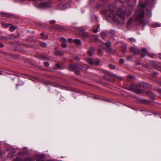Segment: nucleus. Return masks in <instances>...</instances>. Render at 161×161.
Wrapping results in <instances>:
<instances>
[{
	"label": "nucleus",
	"mask_w": 161,
	"mask_h": 161,
	"mask_svg": "<svg viewBox=\"0 0 161 161\" xmlns=\"http://www.w3.org/2000/svg\"><path fill=\"white\" fill-rule=\"evenodd\" d=\"M161 26V24L158 23H156L152 24V26L153 27H160Z\"/></svg>",
	"instance_id": "nucleus-19"
},
{
	"label": "nucleus",
	"mask_w": 161,
	"mask_h": 161,
	"mask_svg": "<svg viewBox=\"0 0 161 161\" xmlns=\"http://www.w3.org/2000/svg\"><path fill=\"white\" fill-rule=\"evenodd\" d=\"M145 6L146 4L143 3H141L139 4L137 10H136L135 14L134 16L135 22L140 24H146L145 21L144 20V9Z\"/></svg>",
	"instance_id": "nucleus-2"
},
{
	"label": "nucleus",
	"mask_w": 161,
	"mask_h": 161,
	"mask_svg": "<svg viewBox=\"0 0 161 161\" xmlns=\"http://www.w3.org/2000/svg\"><path fill=\"white\" fill-rule=\"evenodd\" d=\"M22 160H23V159L21 158L20 157H17L14 158L13 161H22Z\"/></svg>",
	"instance_id": "nucleus-30"
},
{
	"label": "nucleus",
	"mask_w": 161,
	"mask_h": 161,
	"mask_svg": "<svg viewBox=\"0 0 161 161\" xmlns=\"http://www.w3.org/2000/svg\"><path fill=\"white\" fill-rule=\"evenodd\" d=\"M55 54L56 55H59L60 56H62V53L61 52L58 51H56L55 53Z\"/></svg>",
	"instance_id": "nucleus-31"
},
{
	"label": "nucleus",
	"mask_w": 161,
	"mask_h": 161,
	"mask_svg": "<svg viewBox=\"0 0 161 161\" xmlns=\"http://www.w3.org/2000/svg\"><path fill=\"white\" fill-rule=\"evenodd\" d=\"M41 36L43 39H46L48 38V36L47 35H44L43 33L41 34Z\"/></svg>",
	"instance_id": "nucleus-24"
},
{
	"label": "nucleus",
	"mask_w": 161,
	"mask_h": 161,
	"mask_svg": "<svg viewBox=\"0 0 161 161\" xmlns=\"http://www.w3.org/2000/svg\"><path fill=\"white\" fill-rule=\"evenodd\" d=\"M109 67L112 69H115V66L112 64H110L109 65Z\"/></svg>",
	"instance_id": "nucleus-32"
},
{
	"label": "nucleus",
	"mask_w": 161,
	"mask_h": 161,
	"mask_svg": "<svg viewBox=\"0 0 161 161\" xmlns=\"http://www.w3.org/2000/svg\"><path fill=\"white\" fill-rule=\"evenodd\" d=\"M98 51H99V52H98V53L99 54V53H101V51L100 50H98Z\"/></svg>",
	"instance_id": "nucleus-54"
},
{
	"label": "nucleus",
	"mask_w": 161,
	"mask_h": 161,
	"mask_svg": "<svg viewBox=\"0 0 161 161\" xmlns=\"http://www.w3.org/2000/svg\"><path fill=\"white\" fill-rule=\"evenodd\" d=\"M76 59H79V58H76Z\"/></svg>",
	"instance_id": "nucleus-61"
},
{
	"label": "nucleus",
	"mask_w": 161,
	"mask_h": 161,
	"mask_svg": "<svg viewBox=\"0 0 161 161\" xmlns=\"http://www.w3.org/2000/svg\"><path fill=\"white\" fill-rule=\"evenodd\" d=\"M132 58V57L130 56H128L127 57V59L128 60H131Z\"/></svg>",
	"instance_id": "nucleus-42"
},
{
	"label": "nucleus",
	"mask_w": 161,
	"mask_h": 161,
	"mask_svg": "<svg viewBox=\"0 0 161 161\" xmlns=\"http://www.w3.org/2000/svg\"><path fill=\"white\" fill-rule=\"evenodd\" d=\"M40 45L43 47H45L47 46V44L46 43H45L43 42H40Z\"/></svg>",
	"instance_id": "nucleus-29"
},
{
	"label": "nucleus",
	"mask_w": 161,
	"mask_h": 161,
	"mask_svg": "<svg viewBox=\"0 0 161 161\" xmlns=\"http://www.w3.org/2000/svg\"><path fill=\"white\" fill-rule=\"evenodd\" d=\"M91 21L92 22H96L97 21V16L95 15H93L91 16Z\"/></svg>",
	"instance_id": "nucleus-13"
},
{
	"label": "nucleus",
	"mask_w": 161,
	"mask_h": 161,
	"mask_svg": "<svg viewBox=\"0 0 161 161\" xmlns=\"http://www.w3.org/2000/svg\"><path fill=\"white\" fill-rule=\"evenodd\" d=\"M107 74L109 76H112V77H114L115 78H119L120 80H122L123 79V78L122 77L117 76L116 75H114L113 73L108 72L107 73Z\"/></svg>",
	"instance_id": "nucleus-9"
},
{
	"label": "nucleus",
	"mask_w": 161,
	"mask_h": 161,
	"mask_svg": "<svg viewBox=\"0 0 161 161\" xmlns=\"http://www.w3.org/2000/svg\"><path fill=\"white\" fill-rule=\"evenodd\" d=\"M100 6H101V5L100 4H99L98 5V6L97 7H100Z\"/></svg>",
	"instance_id": "nucleus-58"
},
{
	"label": "nucleus",
	"mask_w": 161,
	"mask_h": 161,
	"mask_svg": "<svg viewBox=\"0 0 161 161\" xmlns=\"http://www.w3.org/2000/svg\"><path fill=\"white\" fill-rule=\"evenodd\" d=\"M75 74L77 75H79L80 74V73L79 71H75Z\"/></svg>",
	"instance_id": "nucleus-43"
},
{
	"label": "nucleus",
	"mask_w": 161,
	"mask_h": 161,
	"mask_svg": "<svg viewBox=\"0 0 161 161\" xmlns=\"http://www.w3.org/2000/svg\"><path fill=\"white\" fill-rule=\"evenodd\" d=\"M77 67V65L75 64L70 65L69 67V69L70 71H72L75 69Z\"/></svg>",
	"instance_id": "nucleus-7"
},
{
	"label": "nucleus",
	"mask_w": 161,
	"mask_h": 161,
	"mask_svg": "<svg viewBox=\"0 0 161 161\" xmlns=\"http://www.w3.org/2000/svg\"><path fill=\"white\" fill-rule=\"evenodd\" d=\"M96 64H97V65H98V64H99V62H98V61H97V63H96Z\"/></svg>",
	"instance_id": "nucleus-53"
},
{
	"label": "nucleus",
	"mask_w": 161,
	"mask_h": 161,
	"mask_svg": "<svg viewBox=\"0 0 161 161\" xmlns=\"http://www.w3.org/2000/svg\"><path fill=\"white\" fill-rule=\"evenodd\" d=\"M154 74L155 75H156L158 74L156 73H154Z\"/></svg>",
	"instance_id": "nucleus-55"
},
{
	"label": "nucleus",
	"mask_w": 161,
	"mask_h": 161,
	"mask_svg": "<svg viewBox=\"0 0 161 161\" xmlns=\"http://www.w3.org/2000/svg\"><path fill=\"white\" fill-rule=\"evenodd\" d=\"M87 62L90 64H94L93 60L91 58H88L87 60Z\"/></svg>",
	"instance_id": "nucleus-25"
},
{
	"label": "nucleus",
	"mask_w": 161,
	"mask_h": 161,
	"mask_svg": "<svg viewBox=\"0 0 161 161\" xmlns=\"http://www.w3.org/2000/svg\"><path fill=\"white\" fill-rule=\"evenodd\" d=\"M43 155L42 154H38L37 156V157L39 158L36 161H45L44 159H43Z\"/></svg>",
	"instance_id": "nucleus-14"
},
{
	"label": "nucleus",
	"mask_w": 161,
	"mask_h": 161,
	"mask_svg": "<svg viewBox=\"0 0 161 161\" xmlns=\"http://www.w3.org/2000/svg\"><path fill=\"white\" fill-rule=\"evenodd\" d=\"M131 77H130V76H128L127 77V80H131Z\"/></svg>",
	"instance_id": "nucleus-45"
},
{
	"label": "nucleus",
	"mask_w": 161,
	"mask_h": 161,
	"mask_svg": "<svg viewBox=\"0 0 161 161\" xmlns=\"http://www.w3.org/2000/svg\"><path fill=\"white\" fill-rule=\"evenodd\" d=\"M50 23H51V24H55L56 21L54 20H51V21H50Z\"/></svg>",
	"instance_id": "nucleus-39"
},
{
	"label": "nucleus",
	"mask_w": 161,
	"mask_h": 161,
	"mask_svg": "<svg viewBox=\"0 0 161 161\" xmlns=\"http://www.w3.org/2000/svg\"><path fill=\"white\" fill-rule=\"evenodd\" d=\"M124 60L123 59H121L119 61L120 64H123L124 62Z\"/></svg>",
	"instance_id": "nucleus-37"
},
{
	"label": "nucleus",
	"mask_w": 161,
	"mask_h": 161,
	"mask_svg": "<svg viewBox=\"0 0 161 161\" xmlns=\"http://www.w3.org/2000/svg\"><path fill=\"white\" fill-rule=\"evenodd\" d=\"M135 22V18L134 17H131L128 21L127 24L128 25H130L133 22Z\"/></svg>",
	"instance_id": "nucleus-12"
},
{
	"label": "nucleus",
	"mask_w": 161,
	"mask_h": 161,
	"mask_svg": "<svg viewBox=\"0 0 161 161\" xmlns=\"http://www.w3.org/2000/svg\"><path fill=\"white\" fill-rule=\"evenodd\" d=\"M85 29V27H82L80 28V31H82V30H84Z\"/></svg>",
	"instance_id": "nucleus-44"
},
{
	"label": "nucleus",
	"mask_w": 161,
	"mask_h": 161,
	"mask_svg": "<svg viewBox=\"0 0 161 161\" xmlns=\"http://www.w3.org/2000/svg\"><path fill=\"white\" fill-rule=\"evenodd\" d=\"M142 53H141V57H143L146 55H148L151 58H153L154 55L153 54H151L148 53L147 50L145 48H142Z\"/></svg>",
	"instance_id": "nucleus-4"
},
{
	"label": "nucleus",
	"mask_w": 161,
	"mask_h": 161,
	"mask_svg": "<svg viewBox=\"0 0 161 161\" xmlns=\"http://www.w3.org/2000/svg\"><path fill=\"white\" fill-rule=\"evenodd\" d=\"M159 57L160 58H161V56H160V55H159Z\"/></svg>",
	"instance_id": "nucleus-59"
},
{
	"label": "nucleus",
	"mask_w": 161,
	"mask_h": 161,
	"mask_svg": "<svg viewBox=\"0 0 161 161\" xmlns=\"http://www.w3.org/2000/svg\"><path fill=\"white\" fill-rule=\"evenodd\" d=\"M135 92L136 93H140L142 92L141 90L139 89H136L135 90Z\"/></svg>",
	"instance_id": "nucleus-33"
},
{
	"label": "nucleus",
	"mask_w": 161,
	"mask_h": 161,
	"mask_svg": "<svg viewBox=\"0 0 161 161\" xmlns=\"http://www.w3.org/2000/svg\"><path fill=\"white\" fill-rule=\"evenodd\" d=\"M130 51V52L134 54H139L141 53L140 50L135 47H131Z\"/></svg>",
	"instance_id": "nucleus-6"
},
{
	"label": "nucleus",
	"mask_w": 161,
	"mask_h": 161,
	"mask_svg": "<svg viewBox=\"0 0 161 161\" xmlns=\"http://www.w3.org/2000/svg\"><path fill=\"white\" fill-rule=\"evenodd\" d=\"M146 14L148 17H151L152 15L151 10H147L146 12Z\"/></svg>",
	"instance_id": "nucleus-20"
},
{
	"label": "nucleus",
	"mask_w": 161,
	"mask_h": 161,
	"mask_svg": "<svg viewBox=\"0 0 161 161\" xmlns=\"http://www.w3.org/2000/svg\"><path fill=\"white\" fill-rule=\"evenodd\" d=\"M103 72L104 73H105V74L107 73V72H106V71H103Z\"/></svg>",
	"instance_id": "nucleus-56"
},
{
	"label": "nucleus",
	"mask_w": 161,
	"mask_h": 161,
	"mask_svg": "<svg viewBox=\"0 0 161 161\" xmlns=\"http://www.w3.org/2000/svg\"><path fill=\"white\" fill-rule=\"evenodd\" d=\"M15 153V150L12 149L10 151V153L8 154V156L9 157H12L14 156V153Z\"/></svg>",
	"instance_id": "nucleus-15"
},
{
	"label": "nucleus",
	"mask_w": 161,
	"mask_h": 161,
	"mask_svg": "<svg viewBox=\"0 0 161 161\" xmlns=\"http://www.w3.org/2000/svg\"><path fill=\"white\" fill-rule=\"evenodd\" d=\"M118 2H115L114 5H110L109 7V10L106 11L105 14L107 16L111 18L112 20L117 24H123L125 22V13L122 8L118 9Z\"/></svg>",
	"instance_id": "nucleus-1"
},
{
	"label": "nucleus",
	"mask_w": 161,
	"mask_h": 161,
	"mask_svg": "<svg viewBox=\"0 0 161 161\" xmlns=\"http://www.w3.org/2000/svg\"><path fill=\"white\" fill-rule=\"evenodd\" d=\"M99 28V25H98V26H97V28L96 29H93V32L95 33H97L98 31V29Z\"/></svg>",
	"instance_id": "nucleus-28"
},
{
	"label": "nucleus",
	"mask_w": 161,
	"mask_h": 161,
	"mask_svg": "<svg viewBox=\"0 0 161 161\" xmlns=\"http://www.w3.org/2000/svg\"><path fill=\"white\" fill-rule=\"evenodd\" d=\"M42 58V55H40V58Z\"/></svg>",
	"instance_id": "nucleus-57"
},
{
	"label": "nucleus",
	"mask_w": 161,
	"mask_h": 161,
	"mask_svg": "<svg viewBox=\"0 0 161 161\" xmlns=\"http://www.w3.org/2000/svg\"><path fill=\"white\" fill-rule=\"evenodd\" d=\"M95 0H90V2L91 3H93L94 2Z\"/></svg>",
	"instance_id": "nucleus-47"
},
{
	"label": "nucleus",
	"mask_w": 161,
	"mask_h": 161,
	"mask_svg": "<svg viewBox=\"0 0 161 161\" xmlns=\"http://www.w3.org/2000/svg\"><path fill=\"white\" fill-rule=\"evenodd\" d=\"M74 42L77 45H81V41L79 39H74Z\"/></svg>",
	"instance_id": "nucleus-18"
},
{
	"label": "nucleus",
	"mask_w": 161,
	"mask_h": 161,
	"mask_svg": "<svg viewBox=\"0 0 161 161\" xmlns=\"http://www.w3.org/2000/svg\"><path fill=\"white\" fill-rule=\"evenodd\" d=\"M60 65L59 64H57L56 65V67H57V68H59L60 67Z\"/></svg>",
	"instance_id": "nucleus-46"
},
{
	"label": "nucleus",
	"mask_w": 161,
	"mask_h": 161,
	"mask_svg": "<svg viewBox=\"0 0 161 161\" xmlns=\"http://www.w3.org/2000/svg\"><path fill=\"white\" fill-rule=\"evenodd\" d=\"M155 0H148L147 2L148 3H154Z\"/></svg>",
	"instance_id": "nucleus-35"
},
{
	"label": "nucleus",
	"mask_w": 161,
	"mask_h": 161,
	"mask_svg": "<svg viewBox=\"0 0 161 161\" xmlns=\"http://www.w3.org/2000/svg\"><path fill=\"white\" fill-rule=\"evenodd\" d=\"M53 27L58 29L63 30L64 29V27L59 25H55Z\"/></svg>",
	"instance_id": "nucleus-16"
},
{
	"label": "nucleus",
	"mask_w": 161,
	"mask_h": 161,
	"mask_svg": "<svg viewBox=\"0 0 161 161\" xmlns=\"http://www.w3.org/2000/svg\"><path fill=\"white\" fill-rule=\"evenodd\" d=\"M17 27L14 26H11L9 28V30L11 31H13L15 30L17 28Z\"/></svg>",
	"instance_id": "nucleus-23"
},
{
	"label": "nucleus",
	"mask_w": 161,
	"mask_h": 161,
	"mask_svg": "<svg viewBox=\"0 0 161 161\" xmlns=\"http://www.w3.org/2000/svg\"><path fill=\"white\" fill-rule=\"evenodd\" d=\"M22 161H35L32 158L29 157L27 158L23 159Z\"/></svg>",
	"instance_id": "nucleus-22"
},
{
	"label": "nucleus",
	"mask_w": 161,
	"mask_h": 161,
	"mask_svg": "<svg viewBox=\"0 0 161 161\" xmlns=\"http://www.w3.org/2000/svg\"><path fill=\"white\" fill-rule=\"evenodd\" d=\"M152 99L153 100H154L155 99V97H152Z\"/></svg>",
	"instance_id": "nucleus-51"
},
{
	"label": "nucleus",
	"mask_w": 161,
	"mask_h": 161,
	"mask_svg": "<svg viewBox=\"0 0 161 161\" xmlns=\"http://www.w3.org/2000/svg\"><path fill=\"white\" fill-rule=\"evenodd\" d=\"M60 41L63 43H66L67 42L66 39L62 37L60 38Z\"/></svg>",
	"instance_id": "nucleus-26"
},
{
	"label": "nucleus",
	"mask_w": 161,
	"mask_h": 161,
	"mask_svg": "<svg viewBox=\"0 0 161 161\" xmlns=\"http://www.w3.org/2000/svg\"><path fill=\"white\" fill-rule=\"evenodd\" d=\"M51 3L50 2H43L39 4L38 7L40 8H46L51 7Z\"/></svg>",
	"instance_id": "nucleus-5"
},
{
	"label": "nucleus",
	"mask_w": 161,
	"mask_h": 161,
	"mask_svg": "<svg viewBox=\"0 0 161 161\" xmlns=\"http://www.w3.org/2000/svg\"><path fill=\"white\" fill-rule=\"evenodd\" d=\"M108 33V32H102L101 33V36L103 38H104L107 36Z\"/></svg>",
	"instance_id": "nucleus-21"
},
{
	"label": "nucleus",
	"mask_w": 161,
	"mask_h": 161,
	"mask_svg": "<svg viewBox=\"0 0 161 161\" xmlns=\"http://www.w3.org/2000/svg\"><path fill=\"white\" fill-rule=\"evenodd\" d=\"M2 27L4 28H7L8 27L9 25H11V24H7L5 22H3L2 23Z\"/></svg>",
	"instance_id": "nucleus-17"
},
{
	"label": "nucleus",
	"mask_w": 161,
	"mask_h": 161,
	"mask_svg": "<svg viewBox=\"0 0 161 161\" xmlns=\"http://www.w3.org/2000/svg\"><path fill=\"white\" fill-rule=\"evenodd\" d=\"M131 86H132L131 85V86H130V88H131Z\"/></svg>",
	"instance_id": "nucleus-60"
},
{
	"label": "nucleus",
	"mask_w": 161,
	"mask_h": 161,
	"mask_svg": "<svg viewBox=\"0 0 161 161\" xmlns=\"http://www.w3.org/2000/svg\"><path fill=\"white\" fill-rule=\"evenodd\" d=\"M2 37L3 38V39H7V38L5 37V36H3Z\"/></svg>",
	"instance_id": "nucleus-49"
},
{
	"label": "nucleus",
	"mask_w": 161,
	"mask_h": 161,
	"mask_svg": "<svg viewBox=\"0 0 161 161\" xmlns=\"http://www.w3.org/2000/svg\"><path fill=\"white\" fill-rule=\"evenodd\" d=\"M44 65L45 66L47 67L49 66V64L47 62H46L44 63Z\"/></svg>",
	"instance_id": "nucleus-38"
},
{
	"label": "nucleus",
	"mask_w": 161,
	"mask_h": 161,
	"mask_svg": "<svg viewBox=\"0 0 161 161\" xmlns=\"http://www.w3.org/2000/svg\"><path fill=\"white\" fill-rule=\"evenodd\" d=\"M81 36L83 38L86 39L89 38L90 37V35L87 32H84L82 34Z\"/></svg>",
	"instance_id": "nucleus-10"
},
{
	"label": "nucleus",
	"mask_w": 161,
	"mask_h": 161,
	"mask_svg": "<svg viewBox=\"0 0 161 161\" xmlns=\"http://www.w3.org/2000/svg\"><path fill=\"white\" fill-rule=\"evenodd\" d=\"M130 12H129V13H126V14L128 16V15H129L130 14Z\"/></svg>",
	"instance_id": "nucleus-50"
},
{
	"label": "nucleus",
	"mask_w": 161,
	"mask_h": 161,
	"mask_svg": "<svg viewBox=\"0 0 161 161\" xmlns=\"http://www.w3.org/2000/svg\"><path fill=\"white\" fill-rule=\"evenodd\" d=\"M0 74L1 75H5V73L2 71H0Z\"/></svg>",
	"instance_id": "nucleus-41"
},
{
	"label": "nucleus",
	"mask_w": 161,
	"mask_h": 161,
	"mask_svg": "<svg viewBox=\"0 0 161 161\" xmlns=\"http://www.w3.org/2000/svg\"><path fill=\"white\" fill-rule=\"evenodd\" d=\"M16 0L20 2V1H23L24 0Z\"/></svg>",
	"instance_id": "nucleus-52"
},
{
	"label": "nucleus",
	"mask_w": 161,
	"mask_h": 161,
	"mask_svg": "<svg viewBox=\"0 0 161 161\" xmlns=\"http://www.w3.org/2000/svg\"><path fill=\"white\" fill-rule=\"evenodd\" d=\"M94 51V47H91L90 49L87 51V54L89 56H91L93 54Z\"/></svg>",
	"instance_id": "nucleus-8"
},
{
	"label": "nucleus",
	"mask_w": 161,
	"mask_h": 161,
	"mask_svg": "<svg viewBox=\"0 0 161 161\" xmlns=\"http://www.w3.org/2000/svg\"><path fill=\"white\" fill-rule=\"evenodd\" d=\"M3 45L2 43H0V47H3Z\"/></svg>",
	"instance_id": "nucleus-48"
},
{
	"label": "nucleus",
	"mask_w": 161,
	"mask_h": 161,
	"mask_svg": "<svg viewBox=\"0 0 161 161\" xmlns=\"http://www.w3.org/2000/svg\"><path fill=\"white\" fill-rule=\"evenodd\" d=\"M103 44L106 47V48H104L105 49L107 52H109L112 54L116 53H117V51L116 50L112 49L110 48V47L111 43L110 42H108L107 43H104Z\"/></svg>",
	"instance_id": "nucleus-3"
},
{
	"label": "nucleus",
	"mask_w": 161,
	"mask_h": 161,
	"mask_svg": "<svg viewBox=\"0 0 161 161\" xmlns=\"http://www.w3.org/2000/svg\"><path fill=\"white\" fill-rule=\"evenodd\" d=\"M61 46L63 47H64V48L66 47L67 46V45H66V43H63L61 44Z\"/></svg>",
	"instance_id": "nucleus-36"
},
{
	"label": "nucleus",
	"mask_w": 161,
	"mask_h": 161,
	"mask_svg": "<svg viewBox=\"0 0 161 161\" xmlns=\"http://www.w3.org/2000/svg\"><path fill=\"white\" fill-rule=\"evenodd\" d=\"M126 49V47L125 46H123L121 47V51L123 53H125Z\"/></svg>",
	"instance_id": "nucleus-27"
},
{
	"label": "nucleus",
	"mask_w": 161,
	"mask_h": 161,
	"mask_svg": "<svg viewBox=\"0 0 161 161\" xmlns=\"http://www.w3.org/2000/svg\"><path fill=\"white\" fill-rule=\"evenodd\" d=\"M129 40L133 42H135V40L133 38H130L129 39Z\"/></svg>",
	"instance_id": "nucleus-40"
},
{
	"label": "nucleus",
	"mask_w": 161,
	"mask_h": 161,
	"mask_svg": "<svg viewBox=\"0 0 161 161\" xmlns=\"http://www.w3.org/2000/svg\"><path fill=\"white\" fill-rule=\"evenodd\" d=\"M68 41L70 43L74 42V40H73L72 38H69L68 39Z\"/></svg>",
	"instance_id": "nucleus-34"
},
{
	"label": "nucleus",
	"mask_w": 161,
	"mask_h": 161,
	"mask_svg": "<svg viewBox=\"0 0 161 161\" xmlns=\"http://www.w3.org/2000/svg\"><path fill=\"white\" fill-rule=\"evenodd\" d=\"M0 14L3 17H5L7 18L10 17L11 16V15L9 13H1Z\"/></svg>",
	"instance_id": "nucleus-11"
}]
</instances>
